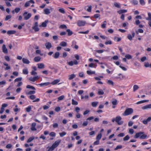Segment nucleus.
<instances>
[{
	"label": "nucleus",
	"mask_w": 151,
	"mask_h": 151,
	"mask_svg": "<svg viewBox=\"0 0 151 151\" xmlns=\"http://www.w3.org/2000/svg\"><path fill=\"white\" fill-rule=\"evenodd\" d=\"M147 137V135L144 134V132H142L137 133L134 136V138H138L139 137L140 139H145Z\"/></svg>",
	"instance_id": "1"
},
{
	"label": "nucleus",
	"mask_w": 151,
	"mask_h": 151,
	"mask_svg": "<svg viewBox=\"0 0 151 151\" xmlns=\"http://www.w3.org/2000/svg\"><path fill=\"white\" fill-rule=\"evenodd\" d=\"M133 112V110L132 108H128L127 109L123 115L124 116H126L131 114Z\"/></svg>",
	"instance_id": "2"
},
{
	"label": "nucleus",
	"mask_w": 151,
	"mask_h": 151,
	"mask_svg": "<svg viewBox=\"0 0 151 151\" xmlns=\"http://www.w3.org/2000/svg\"><path fill=\"white\" fill-rule=\"evenodd\" d=\"M24 17V19L25 20H27L29 19L32 16L31 13H28L27 12H25L23 14Z\"/></svg>",
	"instance_id": "3"
},
{
	"label": "nucleus",
	"mask_w": 151,
	"mask_h": 151,
	"mask_svg": "<svg viewBox=\"0 0 151 151\" xmlns=\"http://www.w3.org/2000/svg\"><path fill=\"white\" fill-rule=\"evenodd\" d=\"M121 119L122 117L119 116H118L116 117L115 121L118 123V124L120 125L123 123V121H121Z\"/></svg>",
	"instance_id": "4"
},
{
	"label": "nucleus",
	"mask_w": 151,
	"mask_h": 151,
	"mask_svg": "<svg viewBox=\"0 0 151 151\" xmlns=\"http://www.w3.org/2000/svg\"><path fill=\"white\" fill-rule=\"evenodd\" d=\"M77 24L78 25L79 27L83 26L85 25L86 24V22L82 20H79L77 21Z\"/></svg>",
	"instance_id": "5"
},
{
	"label": "nucleus",
	"mask_w": 151,
	"mask_h": 151,
	"mask_svg": "<svg viewBox=\"0 0 151 151\" xmlns=\"http://www.w3.org/2000/svg\"><path fill=\"white\" fill-rule=\"evenodd\" d=\"M39 78L38 76H34L33 77H31L28 78V79L30 81L34 82Z\"/></svg>",
	"instance_id": "6"
},
{
	"label": "nucleus",
	"mask_w": 151,
	"mask_h": 151,
	"mask_svg": "<svg viewBox=\"0 0 151 151\" xmlns=\"http://www.w3.org/2000/svg\"><path fill=\"white\" fill-rule=\"evenodd\" d=\"M52 8L51 7H50V9H49L48 8L45 9L44 10V13L47 15H48L50 13V10L51 11H52Z\"/></svg>",
	"instance_id": "7"
},
{
	"label": "nucleus",
	"mask_w": 151,
	"mask_h": 151,
	"mask_svg": "<svg viewBox=\"0 0 151 151\" xmlns=\"http://www.w3.org/2000/svg\"><path fill=\"white\" fill-rule=\"evenodd\" d=\"M38 22H36L35 23L34 26H33V27H32V28L35 31V32L38 31L39 30V29L38 27Z\"/></svg>",
	"instance_id": "8"
},
{
	"label": "nucleus",
	"mask_w": 151,
	"mask_h": 151,
	"mask_svg": "<svg viewBox=\"0 0 151 151\" xmlns=\"http://www.w3.org/2000/svg\"><path fill=\"white\" fill-rule=\"evenodd\" d=\"M114 79L117 81H120L124 78V76H115L113 78Z\"/></svg>",
	"instance_id": "9"
},
{
	"label": "nucleus",
	"mask_w": 151,
	"mask_h": 151,
	"mask_svg": "<svg viewBox=\"0 0 151 151\" xmlns=\"http://www.w3.org/2000/svg\"><path fill=\"white\" fill-rule=\"evenodd\" d=\"M3 52L5 54H7L8 53V50L6 47V45L3 44L2 47Z\"/></svg>",
	"instance_id": "10"
},
{
	"label": "nucleus",
	"mask_w": 151,
	"mask_h": 151,
	"mask_svg": "<svg viewBox=\"0 0 151 151\" xmlns=\"http://www.w3.org/2000/svg\"><path fill=\"white\" fill-rule=\"evenodd\" d=\"M30 3L32 4L35 3V2L33 0H30L27 2L24 5V6L26 7H27L30 5Z\"/></svg>",
	"instance_id": "11"
},
{
	"label": "nucleus",
	"mask_w": 151,
	"mask_h": 151,
	"mask_svg": "<svg viewBox=\"0 0 151 151\" xmlns=\"http://www.w3.org/2000/svg\"><path fill=\"white\" fill-rule=\"evenodd\" d=\"M61 142L60 140H58L55 141L52 145L55 148L57 147Z\"/></svg>",
	"instance_id": "12"
},
{
	"label": "nucleus",
	"mask_w": 151,
	"mask_h": 151,
	"mask_svg": "<svg viewBox=\"0 0 151 151\" xmlns=\"http://www.w3.org/2000/svg\"><path fill=\"white\" fill-rule=\"evenodd\" d=\"M151 120V117H149L146 119L144 120L143 122V123L145 124H147L148 122Z\"/></svg>",
	"instance_id": "13"
},
{
	"label": "nucleus",
	"mask_w": 151,
	"mask_h": 151,
	"mask_svg": "<svg viewBox=\"0 0 151 151\" xmlns=\"http://www.w3.org/2000/svg\"><path fill=\"white\" fill-rule=\"evenodd\" d=\"M142 109L144 110L147 109H151V104L142 107Z\"/></svg>",
	"instance_id": "14"
},
{
	"label": "nucleus",
	"mask_w": 151,
	"mask_h": 151,
	"mask_svg": "<svg viewBox=\"0 0 151 151\" xmlns=\"http://www.w3.org/2000/svg\"><path fill=\"white\" fill-rule=\"evenodd\" d=\"M36 126V123L35 122H34L32 123L31 130L32 131H36L37 130L35 128Z\"/></svg>",
	"instance_id": "15"
},
{
	"label": "nucleus",
	"mask_w": 151,
	"mask_h": 151,
	"mask_svg": "<svg viewBox=\"0 0 151 151\" xmlns=\"http://www.w3.org/2000/svg\"><path fill=\"white\" fill-rule=\"evenodd\" d=\"M38 68L39 69H43L45 68V65L43 63H39L37 64Z\"/></svg>",
	"instance_id": "16"
},
{
	"label": "nucleus",
	"mask_w": 151,
	"mask_h": 151,
	"mask_svg": "<svg viewBox=\"0 0 151 151\" xmlns=\"http://www.w3.org/2000/svg\"><path fill=\"white\" fill-rule=\"evenodd\" d=\"M45 45L46 48L48 49H49L52 47L51 43L50 42L46 43Z\"/></svg>",
	"instance_id": "17"
},
{
	"label": "nucleus",
	"mask_w": 151,
	"mask_h": 151,
	"mask_svg": "<svg viewBox=\"0 0 151 151\" xmlns=\"http://www.w3.org/2000/svg\"><path fill=\"white\" fill-rule=\"evenodd\" d=\"M60 81V79L55 80L51 83H50V84H52V85H55L58 83Z\"/></svg>",
	"instance_id": "18"
},
{
	"label": "nucleus",
	"mask_w": 151,
	"mask_h": 151,
	"mask_svg": "<svg viewBox=\"0 0 151 151\" xmlns=\"http://www.w3.org/2000/svg\"><path fill=\"white\" fill-rule=\"evenodd\" d=\"M22 62L24 63L28 64L30 63V61L27 59L23 58L22 60Z\"/></svg>",
	"instance_id": "19"
},
{
	"label": "nucleus",
	"mask_w": 151,
	"mask_h": 151,
	"mask_svg": "<svg viewBox=\"0 0 151 151\" xmlns=\"http://www.w3.org/2000/svg\"><path fill=\"white\" fill-rule=\"evenodd\" d=\"M48 22V20H46L44 22L42 23L41 25L40 26V27H45L47 26V23Z\"/></svg>",
	"instance_id": "20"
},
{
	"label": "nucleus",
	"mask_w": 151,
	"mask_h": 151,
	"mask_svg": "<svg viewBox=\"0 0 151 151\" xmlns=\"http://www.w3.org/2000/svg\"><path fill=\"white\" fill-rule=\"evenodd\" d=\"M16 32L15 30H9L7 32V34L10 35L15 34Z\"/></svg>",
	"instance_id": "21"
},
{
	"label": "nucleus",
	"mask_w": 151,
	"mask_h": 151,
	"mask_svg": "<svg viewBox=\"0 0 151 151\" xmlns=\"http://www.w3.org/2000/svg\"><path fill=\"white\" fill-rule=\"evenodd\" d=\"M60 55V53L59 52H56L54 55H53V57L55 58H58Z\"/></svg>",
	"instance_id": "22"
},
{
	"label": "nucleus",
	"mask_w": 151,
	"mask_h": 151,
	"mask_svg": "<svg viewBox=\"0 0 151 151\" xmlns=\"http://www.w3.org/2000/svg\"><path fill=\"white\" fill-rule=\"evenodd\" d=\"M4 65L6 66V67L5 68V70H9L10 69V67L9 65L7 63L5 62L4 63Z\"/></svg>",
	"instance_id": "23"
},
{
	"label": "nucleus",
	"mask_w": 151,
	"mask_h": 151,
	"mask_svg": "<svg viewBox=\"0 0 151 151\" xmlns=\"http://www.w3.org/2000/svg\"><path fill=\"white\" fill-rule=\"evenodd\" d=\"M50 84V83L49 82H46L44 83H41L39 84L41 86H47Z\"/></svg>",
	"instance_id": "24"
},
{
	"label": "nucleus",
	"mask_w": 151,
	"mask_h": 151,
	"mask_svg": "<svg viewBox=\"0 0 151 151\" xmlns=\"http://www.w3.org/2000/svg\"><path fill=\"white\" fill-rule=\"evenodd\" d=\"M127 12V10L125 9H121L119 10L117 12L119 14H121L123 13L126 12Z\"/></svg>",
	"instance_id": "25"
},
{
	"label": "nucleus",
	"mask_w": 151,
	"mask_h": 151,
	"mask_svg": "<svg viewBox=\"0 0 151 151\" xmlns=\"http://www.w3.org/2000/svg\"><path fill=\"white\" fill-rule=\"evenodd\" d=\"M88 7V8L86 9V10L88 12H91V11L92 6L91 5H90L88 6H86L85 7V9H86L87 7Z\"/></svg>",
	"instance_id": "26"
},
{
	"label": "nucleus",
	"mask_w": 151,
	"mask_h": 151,
	"mask_svg": "<svg viewBox=\"0 0 151 151\" xmlns=\"http://www.w3.org/2000/svg\"><path fill=\"white\" fill-rule=\"evenodd\" d=\"M41 60V58L39 56L35 57L34 58V60L35 62H38Z\"/></svg>",
	"instance_id": "27"
},
{
	"label": "nucleus",
	"mask_w": 151,
	"mask_h": 151,
	"mask_svg": "<svg viewBox=\"0 0 151 151\" xmlns=\"http://www.w3.org/2000/svg\"><path fill=\"white\" fill-rule=\"evenodd\" d=\"M66 32H68V36H70L73 34V32L69 29H67L66 30Z\"/></svg>",
	"instance_id": "28"
},
{
	"label": "nucleus",
	"mask_w": 151,
	"mask_h": 151,
	"mask_svg": "<svg viewBox=\"0 0 151 151\" xmlns=\"http://www.w3.org/2000/svg\"><path fill=\"white\" fill-rule=\"evenodd\" d=\"M60 45L63 47H65L67 45V43L65 42H62L60 44Z\"/></svg>",
	"instance_id": "29"
},
{
	"label": "nucleus",
	"mask_w": 151,
	"mask_h": 151,
	"mask_svg": "<svg viewBox=\"0 0 151 151\" xmlns=\"http://www.w3.org/2000/svg\"><path fill=\"white\" fill-rule=\"evenodd\" d=\"M87 73L88 75H91L92 74H94L95 73V71H92L88 70L87 71Z\"/></svg>",
	"instance_id": "30"
},
{
	"label": "nucleus",
	"mask_w": 151,
	"mask_h": 151,
	"mask_svg": "<svg viewBox=\"0 0 151 151\" xmlns=\"http://www.w3.org/2000/svg\"><path fill=\"white\" fill-rule=\"evenodd\" d=\"M149 101V100H142V101H138V102H137L136 103V104H141V103H145V102H148Z\"/></svg>",
	"instance_id": "31"
},
{
	"label": "nucleus",
	"mask_w": 151,
	"mask_h": 151,
	"mask_svg": "<svg viewBox=\"0 0 151 151\" xmlns=\"http://www.w3.org/2000/svg\"><path fill=\"white\" fill-rule=\"evenodd\" d=\"M98 94L99 95H103L104 94V92L102 90L99 89L98 90Z\"/></svg>",
	"instance_id": "32"
},
{
	"label": "nucleus",
	"mask_w": 151,
	"mask_h": 151,
	"mask_svg": "<svg viewBox=\"0 0 151 151\" xmlns=\"http://www.w3.org/2000/svg\"><path fill=\"white\" fill-rule=\"evenodd\" d=\"M98 104V102L97 101L93 102L92 103L91 105L93 107H96Z\"/></svg>",
	"instance_id": "33"
},
{
	"label": "nucleus",
	"mask_w": 151,
	"mask_h": 151,
	"mask_svg": "<svg viewBox=\"0 0 151 151\" xmlns=\"http://www.w3.org/2000/svg\"><path fill=\"white\" fill-rule=\"evenodd\" d=\"M65 96L64 95H62L58 98V101H59L62 100H63Z\"/></svg>",
	"instance_id": "34"
},
{
	"label": "nucleus",
	"mask_w": 151,
	"mask_h": 151,
	"mask_svg": "<svg viewBox=\"0 0 151 151\" xmlns=\"http://www.w3.org/2000/svg\"><path fill=\"white\" fill-rule=\"evenodd\" d=\"M23 73L25 75H27L28 73L27 68H25L23 70Z\"/></svg>",
	"instance_id": "35"
},
{
	"label": "nucleus",
	"mask_w": 151,
	"mask_h": 151,
	"mask_svg": "<svg viewBox=\"0 0 151 151\" xmlns=\"http://www.w3.org/2000/svg\"><path fill=\"white\" fill-rule=\"evenodd\" d=\"M144 66L146 67H150L151 68V63L150 65L148 63L145 62L144 63Z\"/></svg>",
	"instance_id": "36"
},
{
	"label": "nucleus",
	"mask_w": 151,
	"mask_h": 151,
	"mask_svg": "<svg viewBox=\"0 0 151 151\" xmlns=\"http://www.w3.org/2000/svg\"><path fill=\"white\" fill-rule=\"evenodd\" d=\"M26 88H30L33 90H35V88L34 87L30 86V85H27L26 86Z\"/></svg>",
	"instance_id": "37"
},
{
	"label": "nucleus",
	"mask_w": 151,
	"mask_h": 151,
	"mask_svg": "<svg viewBox=\"0 0 151 151\" xmlns=\"http://www.w3.org/2000/svg\"><path fill=\"white\" fill-rule=\"evenodd\" d=\"M139 88V86L136 85H134L133 86V91L135 92L136 90Z\"/></svg>",
	"instance_id": "38"
},
{
	"label": "nucleus",
	"mask_w": 151,
	"mask_h": 151,
	"mask_svg": "<svg viewBox=\"0 0 151 151\" xmlns=\"http://www.w3.org/2000/svg\"><path fill=\"white\" fill-rule=\"evenodd\" d=\"M102 137V134L101 133L99 134L97 136L96 139V140H99Z\"/></svg>",
	"instance_id": "39"
},
{
	"label": "nucleus",
	"mask_w": 151,
	"mask_h": 151,
	"mask_svg": "<svg viewBox=\"0 0 151 151\" xmlns=\"http://www.w3.org/2000/svg\"><path fill=\"white\" fill-rule=\"evenodd\" d=\"M35 139V137H30L27 140V143H29Z\"/></svg>",
	"instance_id": "40"
},
{
	"label": "nucleus",
	"mask_w": 151,
	"mask_h": 151,
	"mask_svg": "<svg viewBox=\"0 0 151 151\" xmlns=\"http://www.w3.org/2000/svg\"><path fill=\"white\" fill-rule=\"evenodd\" d=\"M107 83L109 85H111L113 86L114 85V83L113 81L110 80H109L107 81Z\"/></svg>",
	"instance_id": "41"
},
{
	"label": "nucleus",
	"mask_w": 151,
	"mask_h": 151,
	"mask_svg": "<svg viewBox=\"0 0 151 151\" xmlns=\"http://www.w3.org/2000/svg\"><path fill=\"white\" fill-rule=\"evenodd\" d=\"M72 104L73 105H77L78 104V102L73 99H72Z\"/></svg>",
	"instance_id": "42"
},
{
	"label": "nucleus",
	"mask_w": 151,
	"mask_h": 151,
	"mask_svg": "<svg viewBox=\"0 0 151 151\" xmlns=\"http://www.w3.org/2000/svg\"><path fill=\"white\" fill-rule=\"evenodd\" d=\"M148 17L146 19L147 20L151 21V13L149 12L148 13Z\"/></svg>",
	"instance_id": "43"
},
{
	"label": "nucleus",
	"mask_w": 151,
	"mask_h": 151,
	"mask_svg": "<svg viewBox=\"0 0 151 151\" xmlns=\"http://www.w3.org/2000/svg\"><path fill=\"white\" fill-rule=\"evenodd\" d=\"M35 93V91H31L29 92L28 93H27V94L28 95H31L34 94Z\"/></svg>",
	"instance_id": "44"
},
{
	"label": "nucleus",
	"mask_w": 151,
	"mask_h": 151,
	"mask_svg": "<svg viewBox=\"0 0 151 151\" xmlns=\"http://www.w3.org/2000/svg\"><path fill=\"white\" fill-rule=\"evenodd\" d=\"M31 109L32 108L31 106H29L26 108V110L27 112H29L31 111Z\"/></svg>",
	"instance_id": "45"
},
{
	"label": "nucleus",
	"mask_w": 151,
	"mask_h": 151,
	"mask_svg": "<svg viewBox=\"0 0 151 151\" xmlns=\"http://www.w3.org/2000/svg\"><path fill=\"white\" fill-rule=\"evenodd\" d=\"M89 66L91 68H95L96 67V65L95 64L93 63H91L89 64Z\"/></svg>",
	"instance_id": "46"
},
{
	"label": "nucleus",
	"mask_w": 151,
	"mask_h": 151,
	"mask_svg": "<svg viewBox=\"0 0 151 151\" xmlns=\"http://www.w3.org/2000/svg\"><path fill=\"white\" fill-rule=\"evenodd\" d=\"M114 5L117 8H120V6L119 5V4L116 2H114Z\"/></svg>",
	"instance_id": "47"
},
{
	"label": "nucleus",
	"mask_w": 151,
	"mask_h": 151,
	"mask_svg": "<svg viewBox=\"0 0 151 151\" xmlns=\"http://www.w3.org/2000/svg\"><path fill=\"white\" fill-rule=\"evenodd\" d=\"M66 134V133L64 132L59 133L60 136L61 137H63L64 136H65Z\"/></svg>",
	"instance_id": "48"
},
{
	"label": "nucleus",
	"mask_w": 151,
	"mask_h": 151,
	"mask_svg": "<svg viewBox=\"0 0 151 151\" xmlns=\"http://www.w3.org/2000/svg\"><path fill=\"white\" fill-rule=\"evenodd\" d=\"M5 1V3L7 6H11L12 5L10 2L8 1Z\"/></svg>",
	"instance_id": "49"
},
{
	"label": "nucleus",
	"mask_w": 151,
	"mask_h": 151,
	"mask_svg": "<svg viewBox=\"0 0 151 151\" xmlns=\"http://www.w3.org/2000/svg\"><path fill=\"white\" fill-rule=\"evenodd\" d=\"M59 11L60 13L63 14H64L65 13V12L63 8L60 9H59Z\"/></svg>",
	"instance_id": "50"
},
{
	"label": "nucleus",
	"mask_w": 151,
	"mask_h": 151,
	"mask_svg": "<svg viewBox=\"0 0 151 151\" xmlns=\"http://www.w3.org/2000/svg\"><path fill=\"white\" fill-rule=\"evenodd\" d=\"M130 137L128 135H127L125 137H124L123 138V140L124 141H127L128 140Z\"/></svg>",
	"instance_id": "51"
},
{
	"label": "nucleus",
	"mask_w": 151,
	"mask_h": 151,
	"mask_svg": "<svg viewBox=\"0 0 151 151\" xmlns=\"http://www.w3.org/2000/svg\"><path fill=\"white\" fill-rule=\"evenodd\" d=\"M122 147V145H119L116 146V147L114 149L115 150H117L119 149H121Z\"/></svg>",
	"instance_id": "52"
},
{
	"label": "nucleus",
	"mask_w": 151,
	"mask_h": 151,
	"mask_svg": "<svg viewBox=\"0 0 151 151\" xmlns=\"http://www.w3.org/2000/svg\"><path fill=\"white\" fill-rule=\"evenodd\" d=\"M60 28L61 29L67 28V27L65 24H62L60 26Z\"/></svg>",
	"instance_id": "53"
},
{
	"label": "nucleus",
	"mask_w": 151,
	"mask_h": 151,
	"mask_svg": "<svg viewBox=\"0 0 151 151\" xmlns=\"http://www.w3.org/2000/svg\"><path fill=\"white\" fill-rule=\"evenodd\" d=\"M20 10V9L19 8H16L14 9L15 12L16 13H18Z\"/></svg>",
	"instance_id": "54"
},
{
	"label": "nucleus",
	"mask_w": 151,
	"mask_h": 151,
	"mask_svg": "<svg viewBox=\"0 0 151 151\" xmlns=\"http://www.w3.org/2000/svg\"><path fill=\"white\" fill-rule=\"evenodd\" d=\"M12 16L11 15H8L6 16L5 20L6 21L11 18Z\"/></svg>",
	"instance_id": "55"
},
{
	"label": "nucleus",
	"mask_w": 151,
	"mask_h": 151,
	"mask_svg": "<svg viewBox=\"0 0 151 151\" xmlns=\"http://www.w3.org/2000/svg\"><path fill=\"white\" fill-rule=\"evenodd\" d=\"M55 148V147L52 145V146L49 148L47 151H52Z\"/></svg>",
	"instance_id": "56"
},
{
	"label": "nucleus",
	"mask_w": 151,
	"mask_h": 151,
	"mask_svg": "<svg viewBox=\"0 0 151 151\" xmlns=\"http://www.w3.org/2000/svg\"><path fill=\"white\" fill-rule=\"evenodd\" d=\"M147 59L146 57L145 56H144V57H142L141 59V61L142 62H144L145 60H146Z\"/></svg>",
	"instance_id": "57"
},
{
	"label": "nucleus",
	"mask_w": 151,
	"mask_h": 151,
	"mask_svg": "<svg viewBox=\"0 0 151 151\" xmlns=\"http://www.w3.org/2000/svg\"><path fill=\"white\" fill-rule=\"evenodd\" d=\"M125 57L126 58H127L128 59H131L132 58V56L129 54L126 55Z\"/></svg>",
	"instance_id": "58"
},
{
	"label": "nucleus",
	"mask_w": 151,
	"mask_h": 151,
	"mask_svg": "<svg viewBox=\"0 0 151 151\" xmlns=\"http://www.w3.org/2000/svg\"><path fill=\"white\" fill-rule=\"evenodd\" d=\"M88 32L89 31L88 30L85 32H79L78 33L79 34H87L88 33Z\"/></svg>",
	"instance_id": "59"
},
{
	"label": "nucleus",
	"mask_w": 151,
	"mask_h": 151,
	"mask_svg": "<svg viewBox=\"0 0 151 151\" xmlns=\"http://www.w3.org/2000/svg\"><path fill=\"white\" fill-rule=\"evenodd\" d=\"M117 101L116 99H114V100L112 101V103L113 105H115L117 104Z\"/></svg>",
	"instance_id": "60"
},
{
	"label": "nucleus",
	"mask_w": 151,
	"mask_h": 151,
	"mask_svg": "<svg viewBox=\"0 0 151 151\" xmlns=\"http://www.w3.org/2000/svg\"><path fill=\"white\" fill-rule=\"evenodd\" d=\"M22 79V77H19V78H16L15 80V82H18L19 81H21Z\"/></svg>",
	"instance_id": "61"
},
{
	"label": "nucleus",
	"mask_w": 151,
	"mask_h": 151,
	"mask_svg": "<svg viewBox=\"0 0 151 151\" xmlns=\"http://www.w3.org/2000/svg\"><path fill=\"white\" fill-rule=\"evenodd\" d=\"M80 110V109L79 107H76L75 109V111L77 113L79 112Z\"/></svg>",
	"instance_id": "62"
},
{
	"label": "nucleus",
	"mask_w": 151,
	"mask_h": 151,
	"mask_svg": "<svg viewBox=\"0 0 151 151\" xmlns=\"http://www.w3.org/2000/svg\"><path fill=\"white\" fill-rule=\"evenodd\" d=\"M50 135L52 137H55V133L53 132H51L50 134Z\"/></svg>",
	"instance_id": "63"
},
{
	"label": "nucleus",
	"mask_w": 151,
	"mask_h": 151,
	"mask_svg": "<svg viewBox=\"0 0 151 151\" xmlns=\"http://www.w3.org/2000/svg\"><path fill=\"white\" fill-rule=\"evenodd\" d=\"M29 98L32 100H33L35 99L36 96L34 95H31L29 96Z\"/></svg>",
	"instance_id": "64"
}]
</instances>
